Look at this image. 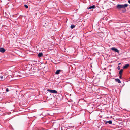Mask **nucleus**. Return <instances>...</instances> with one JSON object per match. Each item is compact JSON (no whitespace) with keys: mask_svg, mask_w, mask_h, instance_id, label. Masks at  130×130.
<instances>
[{"mask_svg":"<svg viewBox=\"0 0 130 130\" xmlns=\"http://www.w3.org/2000/svg\"><path fill=\"white\" fill-rule=\"evenodd\" d=\"M111 50L117 53H118L119 52L118 50L115 47L112 48H111Z\"/></svg>","mask_w":130,"mask_h":130,"instance_id":"nucleus-4","label":"nucleus"},{"mask_svg":"<svg viewBox=\"0 0 130 130\" xmlns=\"http://www.w3.org/2000/svg\"><path fill=\"white\" fill-rule=\"evenodd\" d=\"M129 66V65L128 64H126L123 67V68L124 69L127 68Z\"/></svg>","mask_w":130,"mask_h":130,"instance_id":"nucleus-6","label":"nucleus"},{"mask_svg":"<svg viewBox=\"0 0 130 130\" xmlns=\"http://www.w3.org/2000/svg\"><path fill=\"white\" fill-rule=\"evenodd\" d=\"M5 78V75H3V76H0V79L1 80L3 81L4 80Z\"/></svg>","mask_w":130,"mask_h":130,"instance_id":"nucleus-3","label":"nucleus"},{"mask_svg":"<svg viewBox=\"0 0 130 130\" xmlns=\"http://www.w3.org/2000/svg\"><path fill=\"white\" fill-rule=\"evenodd\" d=\"M122 75H120V76H119V78L120 79H121V78H122Z\"/></svg>","mask_w":130,"mask_h":130,"instance_id":"nucleus-16","label":"nucleus"},{"mask_svg":"<svg viewBox=\"0 0 130 130\" xmlns=\"http://www.w3.org/2000/svg\"><path fill=\"white\" fill-rule=\"evenodd\" d=\"M61 71L59 70H57L55 72V74L57 75L59 74Z\"/></svg>","mask_w":130,"mask_h":130,"instance_id":"nucleus-7","label":"nucleus"},{"mask_svg":"<svg viewBox=\"0 0 130 130\" xmlns=\"http://www.w3.org/2000/svg\"><path fill=\"white\" fill-rule=\"evenodd\" d=\"M24 6L26 8H28V6L27 5H25Z\"/></svg>","mask_w":130,"mask_h":130,"instance_id":"nucleus-15","label":"nucleus"},{"mask_svg":"<svg viewBox=\"0 0 130 130\" xmlns=\"http://www.w3.org/2000/svg\"><path fill=\"white\" fill-rule=\"evenodd\" d=\"M112 121H111V120H109V121H106L105 122V123L106 124H107V123H109V124H111L112 123Z\"/></svg>","mask_w":130,"mask_h":130,"instance_id":"nucleus-10","label":"nucleus"},{"mask_svg":"<svg viewBox=\"0 0 130 130\" xmlns=\"http://www.w3.org/2000/svg\"><path fill=\"white\" fill-rule=\"evenodd\" d=\"M128 5L125 4L124 5L118 4L116 6V8L118 10H120L121 8L125 9L128 6Z\"/></svg>","mask_w":130,"mask_h":130,"instance_id":"nucleus-1","label":"nucleus"},{"mask_svg":"<svg viewBox=\"0 0 130 130\" xmlns=\"http://www.w3.org/2000/svg\"><path fill=\"white\" fill-rule=\"evenodd\" d=\"M47 91L49 92L50 93H54L55 94H56L57 93V91L55 90L47 89Z\"/></svg>","mask_w":130,"mask_h":130,"instance_id":"nucleus-2","label":"nucleus"},{"mask_svg":"<svg viewBox=\"0 0 130 130\" xmlns=\"http://www.w3.org/2000/svg\"><path fill=\"white\" fill-rule=\"evenodd\" d=\"M5 50L3 48H0V52L3 53L5 52Z\"/></svg>","mask_w":130,"mask_h":130,"instance_id":"nucleus-5","label":"nucleus"},{"mask_svg":"<svg viewBox=\"0 0 130 130\" xmlns=\"http://www.w3.org/2000/svg\"><path fill=\"white\" fill-rule=\"evenodd\" d=\"M95 7V6L94 5H93L92 6H91L88 8V9H91L92 8H94Z\"/></svg>","mask_w":130,"mask_h":130,"instance_id":"nucleus-12","label":"nucleus"},{"mask_svg":"<svg viewBox=\"0 0 130 130\" xmlns=\"http://www.w3.org/2000/svg\"><path fill=\"white\" fill-rule=\"evenodd\" d=\"M128 2L130 4V0H129L128 1Z\"/></svg>","mask_w":130,"mask_h":130,"instance_id":"nucleus-18","label":"nucleus"},{"mask_svg":"<svg viewBox=\"0 0 130 130\" xmlns=\"http://www.w3.org/2000/svg\"><path fill=\"white\" fill-rule=\"evenodd\" d=\"M43 53L42 52L39 53L38 54V56L39 57H41L43 56Z\"/></svg>","mask_w":130,"mask_h":130,"instance_id":"nucleus-9","label":"nucleus"},{"mask_svg":"<svg viewBox=\"0 0 130 130\" xmlns=\"http://www.w3.org/2000/svg\"><path fill=\"white\" fill-rule=\"evenodd\" d=\"M120 64H121V63H119V65H120Z\"/></svg>","mask_w":130,"mask_h":130,"instance_id":"nucleus-19","label":"nucleus"},{"mask_svg":"<svg viewBox=\"0 0 130 130\" xmlns=\"http://www.w3.org/2000/svg\"><path fill=\"white\" fill-rule=\"evenodd\" d=\"M123 71V69H121L120 71H119V74L120 75H122V73Z\"/></svg>","mask_w":130,"mask_h":130,"instance_id":"nucleus-11","label":"nucleus"},{"mask_svg":"<svg viewBox=\"0 0 130 130\" xmlns=\"http://www.w3.org/2000/svg\"><path fill=\"white\" fill-rule=\"evenodd\" d=\"M117 68L118 69V70H119L120 69V67L119 66H118Z\"/></svg>","mask_w":130,"mask_h":130,"instance_id":"nucleus-17","label":"nucleus"},{"mask_svg":"<svg viewBox=\"0 0 130 130\" xmlns=\"http://www.w3.org/2000/svg\"><path fill=\"white\" fill-rule=\"evenodd\" d=\"M75 27V26L74 25H71V28L72 29L73 28H74Z\"/></svg>","mask_w":130,"mask_h":130,"instance_id":"nucleus-13","label":"nucleus"},{"mask_svg":"<svg viewBox=\"0 0 130 130\" xmlns=\"http://www.w3.org/2000/svg\"><path fill=\"white\" fill-rule=\"evenodd\" d=\"M115 80L116 81L118 82L119 83H121V81H120V80L119 79H115Z\"/></svg>","mask_w":130,"mask_h":130,"instance_id":"nucleus-8","label":"nucleus"},{"mask_svg":"<svg viewBox=\"0 0 130 130\" xmlns=\"http://www.w3.org/2000/svg\"><path fill=\"white\" fill-rule=\"evenodd\" d=\"M9 89L8 88H7L6 89V91L8 92L9 91Z\"/></svg>","mask_w":130,"mask_h":130,"instance_id":"nucleus-14","label":"nucleus"}]
</instances>
